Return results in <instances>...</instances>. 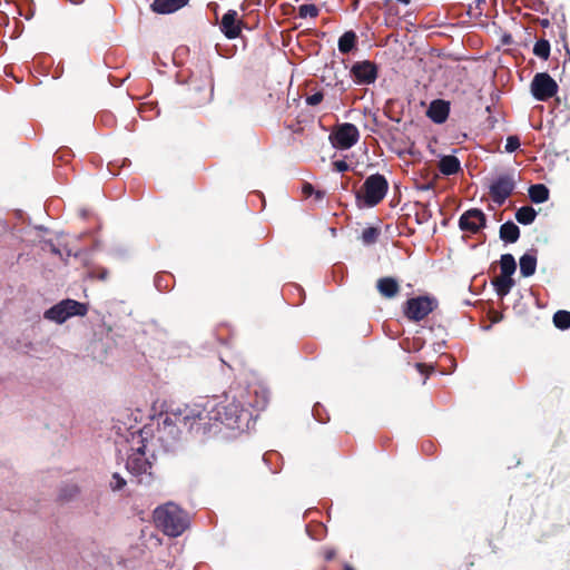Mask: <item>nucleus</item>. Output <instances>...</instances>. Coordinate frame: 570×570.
Masks as SVG:
<instances>
[{
    "mask_svg": "<svg viewBox=\"0 0 570 570\" xmlns=\"http://www.w3.org/2000/svg\"><path fill=\"white\" fill-rule=\"evenodd\" d=\"M167 420H178L179 424L185 428L194 429L206 432L212 428L210 414L207 409V399L186 405H178L168 411Z\"/></svg>",
    "mask_w": 570,
    "mask_h": 570,
    "instance_id": "obj_2",
    "label": "nucleus"
},
{
    "mask_svg": "<svg viewBox=\"0 0 570 570\" xmlns=\"http://www.w3.org/2000/svg\"><path fill=\"white\" fill-rule=\"evenodd\" d=\"M345 570H354V569L352 567H350V566H346Z\"/></svg>",
    "mask_w": 570,
    "mask_h": 570,
    "instance_id": "obj_39",
    "label": "nucleus"
},
{
    "mask_svg": "<svg viewBox=\"0 0 570 570\" xmlns=\"http://www.w3.org/2000/svg\"><path fill=\"white\" fill-rule=\"evenodd\" d=\"M210 423L220 422L229 429L243 430L249 426L253 413L240 405L236 396H214L207 399Z\"/></svg>",
    "mask_w": 570,
    "mask_h": 570,
    "instance_id": "obj_1",
    "label": "nucleus"
},
{
    "mask_svg": "<svg viewBox=\"0 0 570 570\" xmlns=\"http://www.w3.org/2000/svg\"><path fill=\"white\" fill-rule=\"evenodd\" d=\"M247 404L254 410H264L269 400V392L262 383H254L246 391Z\"/></svg>",
    "mask_w": 570,
    "mask_h": 570,
    "instance_id": "obj_12",
    "label": "nucleus"
},
{
    "mask_svg": "<svg viewBox=\"0 0 570 570\" xmlns=\"http://www.w3.org/2000/svg\"><path fill=\"white\" fill-rule=\"evenodd\" d=\"M459 226L464 232L475 234L485 226V215L480 209H469L461 215Z\"/></svg>",
    "mask_w": 570,
    "mask_h": 570,
    "instance_id": "obj_11",
    "label": "nucleus"
},
{
    "mask_svg": "<svg viewBox=\"0 0 570 570\" xmlns=\"http://www.w3.org/2000/svg\"><path fill=\"white\" fill-rule=\"evenodd\" d=\"M537 268V257L533 254H524L520 257V273L523 277L532 276Z\"/></svg>",
    "mask_w": 570,
    "mask_h": 570,
    "instance_id": "obj_20",
    "label": "nucleus"
},
{
    "mask_svg": "<svg viewBox=\"0 0 570 570\" xmlns=\"http://www.w3.org/2000/svg\"><path fill=\"white\" fill-rule=\"evenodd\" d=\"M436 307V302L429 296H417L405 302L403 313L410 321L419 322L425 318Z\"/></svg>",
    "mask_w": 570,
    "mask_h": 570,
    "instance_id": "obj_7",
    "label": "nucleus"
},
{
    "mask_svg": "<svg viewBox=\"0 0 570 570\" xmlns=\"http://www.w3.org/2000/svg\"><path fill=\"white\" fill-rule=\"evenodd\" d=\"M302 190H303V194L305 196H312L314 194V188L311 184H304L303 187H302Z\"/></svg>",
    "mask_w": 570,
    "mask_h": 570,
    "instance_id": "obj_35",
    "label": "nucleus"
},
{
    "mask_svg": "<svg viewBox=\"0 0 570 570\" xmlns=\"http://www.w3.org/2000/svg\"><path fill=\"white\" fill-rule=\"evenodd\" d=\"M379 229L375 228V227H367L365 228L363 232H362V242L365 244V245H371V244H374L379 237Z\"/></svg>",
    "mask_w": 570,
    "mask_h": 570,
    "instance_id": "obj_29",
    "label": "nucleus"
},
{
    "mask_svg": "<svg viewBox=\"0 0 570 570\" xmlns=\"http://www.w3.org/2000/svg\"><path fill=\"white\" fill-rule=\"evenodd\" d=\"M318 14V8L315 4H302L298 9L301 18H315Z\"/></svg>",
    "mask_w": 570,
    "mask_h": 570,
    "instance_id": "obj_30",
    "label": "nucleus"
},
{
    "mask_svg": "<svg viewBox=\"0 0 570 570\" xmlns=\"http://www.w3.org/2000/svg\"><path fill=\"white\" fill-rule=\"evenodd\" d=\"M242 22L235 10H228L222 18L220 30L228 39H235L242 31Z\"/></svg>",
    "mask_w": 570,
    "mask_h": 570,
    "instance_id": "obj_13",
    "label": "nucleus"
},
{
    "mask_svg": "<svg viewBox=\"0 0 570 570\" xmlns=\"http://www.w3.org/2000/svg\"><path fill=\"white\" fill-rule=\"evenodd\" d=\"M461 168L460 161L455 156H443L439 163V169L443 175L450 176L456 174Z\"/></svg>",
    "mask_w": 570,
    "mask_h": 570,
    "instance_id": "obj_18",
    "label": "nucleus"
},
{
    "mask_svg": "<svg viewBox=\"0 0 570 570\" xmlns=\"http://www.w3.org/2000/svg\"><path fill=\"white\" fill-rule=\"evenodd\" d=\"M314 194H315V198L318 199V200H321L324 197V193L323 191L317 190V191H314Z\"/></svg>",
    "mask_w": 570,
    "mask_h": 570,
    "instance_id": "obj_37",
    "label": "nucleus"
},
{
    "mask_svg": "<svg viewBox=\"0 0 570 570\" xmlns=\"http://www.w3.org/2000/svg\"><path fill=\"white\" fill-rule=\"evenodd\" d=\"M334 169L338 173L348 170V164L345 160H336L333 163Z\"/></svg>",
    "mask_w": 570,
    "mask_h": 570,
    "instance_id": "obj_34",
    "label": "nucleus"
},
{
    "mask_svg": "<svg viewBox=\"0 0 570 570\" xmlns=\"http://www.w3.org/2000/svg\"><path fill=\"white\" fill-rule=\"evenodd\" d=\"M323 100L322 92H315L306 98V104L309 106H316Z\"/></svg>",
    "mask_w": 570,
    "mask_h": 570,
    "instance_id": "obj_33",
    "label": "nucleus"
},
{
    "mask_svg": "<svg viewBox=\"0 0 570 570\" xmlns=\"http://www.w3.org/2000/svg\"><path fill=\"white\" fill-rule=\"evenodd\" d=\"M553 323L556 327L560 330H567L570 327V312L567 311H558L553 315Z\"/></svg>",
    "mask_w": 570,
    "mask_h": 570,
    "instance_id": "obj_27",
    "label": "nucleus"
},
{
    "mask_svg": "<svg viewBox=\"0 0 570 570\" xmlns=\"http://www.w3.org/2000/svg\"><path fill=\"white\" fill-rule=\"evenodd\" d=\"M168 419V411L161 415L160 422H159V429L160 431L167 432L173 438H176L179 433V422L178 420H167Z\"/></svg>",
    "mask_w": 570,
    "mask_h": 570,
    "instance_id": "obj_23",
    "label": "nucleus"
},
{
    "mask_svg": "<svg viewBox=\"0 0 570 570\" xmlns=\"http://www.w3.org/2000/svg\"><path fill=\"white\" fill-rule=\"evenodd\" d=\"M332 557H333L332 552L327 553V556H326L327 559H331Z\"/></svg>",
    "mask_w": 570,
    "mask_h": 570,
    "instance_id": "obj_38",
    "label": "nucleus"
},
{
    "mask_svg": "<svg viewBox=\"0 0 570 570\" xmlns=\"http://www.w3.org/2000/svg\"><path fill=\"white\" fill-rule=\"evenodd\" d=\"M358 138L360 131L357 127L350 122L338 125L330 136L333 147L343 150L353 147L358 141Z\"/></svg>",
    "mask_w": 570,
    "mask_h": 570,
    "instance_id": "obj_8",
    "label": "nucleus"
},
{
    "mask_svg": "<svg viewBox=\"0 0 570 570\" xmlns=\"http://www.w3.org/2000/svg\"><path fill=\"white\" fill-rule=\"evenodd\" d=\"M156 525L166 535L179 537L189 525V518L177 504L168 502L154 511Z\"/></svg>",
    "mask_w": 570,
    "mask_h": 570,
    "instance_id": "obj_3",
    "label": "nucleus"
},
{
    "mask_svg": "<svg viewBox=\"0 0 570 570\" xmlns=\"http://www.w3.org/2000/svg\"><path fill=\"white\" fill-rule=\"evenodd\" d=\"M449 112V102L438 99L430 104L426 115L433 122L443 124L448 119Z\"/></svg>",
    "mask_w": 570,
    "mask_h": 570,
    "instance_id": "obj_15",
    "label": "nucleus"
},
{
    "mask_svg": "<svg viewBox=\"0 0 570 570\" xmlns=\"http://www.w3.org/2000/svg\"><path fill=\"white\" fill-rule=\"evenodd\" d=\"M125 485H126V481L124 480V478H121L119 473H114L112 478H111V481H110L111 489L114 491H119Z\"/></svg>",
    "mask_w": 570,
    "mask_h": 570,
    "instance_id": "obj_31",
    "label": "nucleus"
},
{
    "mask_svg": "<svg viewBox=\"0 0 570 570\" xmlns=\"http://www.w3.org/2000/svg\"><path fill=\"white\" fill-rule=\"evenodd\" d=\"M515 183L511 175H501L489 186L492 200L499 206L512 194Z\"/></svg>",
    "mask_w": 570,
    "mask_h": 570,
    "instance_id": "obj_10",
    "label": "nucleus"
},
{
    "mask_svg": "<svg viewBox=\"0 0 570 570\" xmlns=\"http://www.w3.org/2000/svg\"><path fill=\"white\" fill-rule=\"evenodd\" d=\"M558 91V85L547 72H540L534 76L531 82V92L539 101H546L553 97Z\"/></svg>",
    "mask_w": 570,
    "mask_h": 570,
    "instance_id": "obj_9",
    "label": "nucleus"
},
{
    "mask_svg": "<svg viewBox=\"0 0 570 570\" xmlns=\"http://www.w3.org/2000/svg\"><path fill=\"white\" fill-rule=\"evenodd\" d=\"M377 291L386 298L394 297L400 289L399 283L393 277H383L377 281Z\"/></svg>",
    "mask_w": 570,
    "mask_h": 570,
    "instance_id": "obj_17",
    "label": "nucleus"
},
{
    "mask_svg": "<svg viewBox=\"0 0 570 570\" xmlns=\"http://www.w3.org/2000/svg\"><path fill=\"white\" fill-rule=\"evenodd\" d=\"M537 216V212L530 206H523L515 213V219L523 225L531 224Z\"/></svg>",
    "mask_w": 570,
    "mask_h": 570,
    "instance_id": "obj_26",
    "label": "nucleus"
},
{
    "mask_svg": "<svg viewBox=\"0 0 570 570\" xmlns=\"http://www.w3.org/2000/svg\"><path fill=\"white\" fill-rule=\"evenodd\" d=\"M492 285L494 286L498 296L504 297L514 286V281L512 276L500 275L492 281Z\"/></svg>",
    "mask_w": 570,
    "mask_h": 570,
    "instance_id": "obj_19",
    "label": "nucleus"
},
{
    "mask_svg": "<svg viewBox=\"0 0 570 570\" xmlns=\"http://www.w3.org/2000/svg\"><path fill=\"white\" fill-rule=\"evenodd\" d=\"M87 311V306L82 303L75 299H63L47 309L43 317L57 324H62L72 316L86 315Z\"/></svg>",
    "mask_w": 570,
    "mask_h": 570,
    "instance_id": "obj_5",
    "label": "nucleus"
},
{
    "mask_svg": "<svg viewBox=\"0 0 570 570\" xmlns=\"http://www.w3.org/2000/svg\"><path fill=\"white\" fill-rule=\"evenodd\" d=\"M189 0H154L151 8L160 14L174 13L184 8Z\"/></svg>",
    "mask_w": 570,
    "mask_h": 570,
    "instance_id": "obj_16",
    "label": "nucleus"
},
{
    "mask_svg": "<svg viewBox=\"0 0 570 570\" xmlns=\"http://www.w3.org/2000/svg\"><path fill=\"white\" fill-rule=\"evenodd\" d=\"M416 366L420 371L422 370V364H417Z\"/></svg>",
    "mask_w": 570,
    "mask_h": 570,
    "instance_id": "obj_40",
    "label": "nucleus"
},
{
    "mask_svg": "<svg viewBox=\"0 0 570 570\" xmlns=\"http://www.w3.org/2000/svg\"><path fill=\"white\" fill-rule=\"evenodd\" d=\"M529 197L535 204H542L549 198V189L543 184L532 185L529 188Z\"/></svg>",
    "mask_w": 570,
    "mask_h": 570,
    "instance_id": "obj_22",
    "label": "nucleus"
},
{
    "mask_svg": "<svg viewBox=\"0 0 570 570\" xmlns=\"http://www.w3.org/2000/svg\"><path fill=\"white\" fill-rule=\"evenodd\" d=\"M387 181L380 174L368 176L362 187L364 203L368 207L377 205L387 193Z\"/></svg>",
    "mask_w": 570,
    "mask_h": 570,
    "instance_id": "obj_6",
    "label": "nucleus"
},
{
    "mask_svg": "<svg viewBox=\"0 0 570 570\" xmlns=\"http://www.w3.org/2000/svg\"><path fill=\"white\" fill-rule=\"evenodd\" d=\"M533 53L542 59H548L550 55V43L548 40H538L533 47Z\"/></svg>",
    "mask_w": 570,
    "mask_h": 570,
    "instance_id": "obj_28",
    "label": "nucleus"
},
{
    "mask_svg": "<svg viewBox=\"0 0 570 570\" xmlns=\"http://www.w3.org/2000/svg\"><path fill=\"white\" fill-rule=\"evenodd\" d=\"M356 42V35L353 31L344 32L338 39V50L342 53H348Z\"/></svg>",
    "mask_w": 570,
    "mask_h": 570,
    "instance_id": "obj_24",
    "label": "nucleus"
},
{
    "mask_svg": "<svg viewBox=\"0 0 570 570\" xmlns=\"http://www.w3.org/2000/svg\"><path fill=\"white\" fill-rule=\"evenodd\" d=\"M352 73L358 83L370 85L377 77L376 67L370 61L357 62L352 68Z\"/></svg>",
    "mask_w": 570,
    "mask_h": 570,
    "instance_id": "obj_14",
    "label": "nucleus"
},
{
    "mask_svg": "<svg viewBox=\"0 0 570 570\" xmlns=\"http://www.w3.org/2000/svg\"><path fill=\"white\" fill-rule=\"evenodd\" d=\"M501 275L512 276L517 269L515 259L511 254H503L500 259Z\"/></svg>",
    "mask_w": 570,
    "mask_h": 570,
    "instance_id": "obj_25",
    "label": "nucleus"
},
{
    "mask_svg": "<svg viewBox=\"0 0 570 570\" xmlns=\"http://www.w3.org/2000/svg\"><path fill=\"white\" fill-rule=\"evenodd\" d=\"M76 493H78V488L76 485H70L69 487V493L68 494H62L65 498H71L73 497Z\"/></svg>",
    "mask_w": 570,
    "mask_h": 570,
    "instance_id": "obj_36",
    "label": "nucleus"
},
{
    "mask_svg": "<svg viewBox=\"0 0 570 570\" xmlns=\"http://www.w3.org/2000/svg\"><path fill=\"white\" fill-rule=\"evenodd\" d=\"M520 147V140L517 136H509L505 142V150L513 153Z\"/></svg>",
    "mask_w": 570,
    "mask_h": 570,
    "instance_id": "obj_32",
    "label": "nucleus"
},
{
    "mask_svg": "<svg viewBox=\"0 0 570 570\" xmlns=\"http://www.w3.org/2000/svg\"><path fill=\"white\" fill-rule=\"evenodd\" d=\"M519 236H520V229L514 223L507 222L501 225L500 237L502 240L508 242V243H514L518 240Z\"/></svg>",
    "mask_w": 570,
    "mask_h": 570,
    "instance_id": "obj_21",
    "label": "nucleus"
},
{
    "mask_svg": "<svg viewBox=\"0 0 570 570\" xmlns=\"http://www.w3.org/2000/svg\"><path fill=\"white\" fill-rule=\"evenodd\" d=\"M127 461L126 468L129 473L135 476L150 475V462L146 458L145 436L142 431L131 433V438L127 441Z\"/></svg>",
    "mask_w": 570,
    "mask_h": 570,
    "instance_id": "obj_4",
    "label": "nucleus"
}]
</instances>
